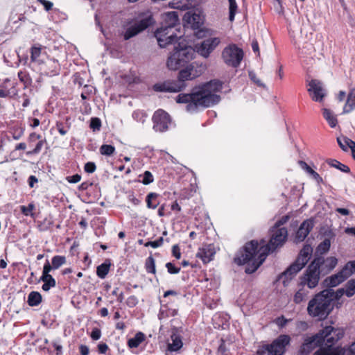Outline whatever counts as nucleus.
I'll list each match as a JSON object with an SVG mask.
<instances>
[{
    "instance_id": "f257e3e1",
    "label": "nucleus",
    "mask_w": 355,
    "mask_h": 355,
    "mask_svg": "<svg viewBox=\"0 0 355 355\" xmlns=\"http://www.w3.org/2000/svg\"><path fill=\"white\" fill-rule=\"evenodd\" d=\"M196 55L195 49L191 46L178 42L173 53L168 56L166 66L168 69L176 71L182 69L175 80H168L153 85V89L159 92H180L184 90L187 85L186 81L192 80L200 76L206 69V66L198 62L188 64Z\"/></svg>"
},
{
    "instance_id": "f03ea898",
    "label": "nucleus",
    "mask_w": 355,
    "mask_h": 355,
    "mask_svg": "<svg viewBox=\"0 0 355 355\" xmlns=\"http://www.w3.org/2000/svg\"><path fill=\"white\" fill-rule=\"evenodd\" d=\"M287 236L286 228L272 227L270 230V239L267 244H265L264 240H261L260 243L254 240L247 243L243 250L234 258V262L238 265H246L245 272L252 274L263 263L270 252L284 245Z\"/></svg>"
},
{
    "instance_id": "7ed1b4c3",
    "label": "nucleus",
    "mask_w": 355,
    "mask_h": 355,
    "mask_svg": "<svg viewBox=\"0 0 355 355\" xmlns=\"http://www.w3.org/2000/svg\"><path fill=\"white\" fill-rule=\"evenodd\" d=\"M223 83L213 80L198 87H195L191 93H180L175 98L177 103L187 104L189 112H196L200 107H208L218 103L220 97L215 93L222 89Z\"/></svg>"
},
{
    "instance_id": "20e7f679",
    "label": "nucleus",
    "mask_w": 355,
    "mask_h": 355,
    "mask_svg": "<svg viewBox=\"0 0 355 355\" xmlns=\"http://www.w3.org/2000/svg\"><path fill=\"white\" fill-rule=\"evenodd\" d=\"M343 336L341 329L327 326L318 334L313 336H304L303 342L298 350L300 355H308L316 347L324 344L326 347H332Z\"/></svg>"
},
{
    "instance_id": "39448f33",
    "label": "nucleus",
    "mask_w": 355,
    "mask_h": 355,
    "mask_svg": "<svg viewBox=\"0 0 355 355\" xmlns=\"http://www.w3.org/2000/svg\"><path fill=\"white\" fill-rule=\"evenodd\" d=\"M327 291H322L316 294L308 303L307 313L313 318L319 320L325 319L334 309V303L327 297Z\"/></svg>"
},
{
    "instance_id": "423d86ee",
    "label": "nucleus",
    "mask_w": 355,
    "mask_h": 355,
    "mask_svg": "<svg viewBox=\"0 0 355 355\" xmlns=\"http://www.w3.org/2000/svg\"><path fill=\"white\" fill-rule=\"evenodd\" d=\"M312 252L311 246L305 245L300 250L296 261L279 275L277 280L282 282L284 286H287L289 282L305 266L311 256Z\"/></svg>"
},
{
    "instance_id": "0eeeda50",
    "label": "nucleus",
    "mask_w": 355,
    "mask_h": 355,
    "mask_svg": "<svg viewBox=\"0 0 355 355\" xmlns=\"http://www.w3.org/2000/svg\"><path fill=\"white\" fill-rule=\"evenodd\" d=\"M320 259H314L309 266L306 272L300 278V283L308 287V288H314L318 284L320 275L322 271L318 268Z\"/></svg>"
},
{
    "instance_id": "6e6552de",
    "label": "nucleus",
    "mask_w": 355,
    "mask_h": 355,
    "mask_svg": "<svg viewBox=\"0 0 355 355\" xmlns=\"http://www.w3.org/2000/svg\"><path fill=\"white\" fill-rule=\"evenodd\" d=\"M155 36L157 38L158 44L161 48H164L168 44H174L178 40L182 42V36H178L175 30L170 29V27L161 26L155 32Z\"/></svg>"
},
{
    "instance_id": "1a4fd4ad",
    "label": "nucleus",
    "mask_w": 355,
    "mask_h": 355,
    "mask_svg": "<svg viewBox=\"0 0 355 355\" xmlns=\"http://www.w3.org/2000/svg\"><path fill=\"white\" fill-rule=\"evenodd\" d=\"M222 57L225 64L232 67L240 65L243 58V51L235 44L225 47L222 52Z\"/></svg>"
},
{
    "instance_id": "9d476101",
    "label": "nucleus",
    "mask_w": 355,
    "mask_h": 355,
    "mask_svg": "<svg viewBox=\"0 0 355 355\" xmlns=\"http://www.w3.org/2000/svg\"><path fill=\"white\" fill-rule=\"evenodd\" d=\"M153 24V19L151 15H148L144 18L136 22L131 26L128 27L123 34V37L128 40L132 37L137 35L138 33L145 30Z\"/></svg>"
},
{
    "instance_id": "9b49d317",
    "label": "nucleus",
    "mask_w": 355,
    "mask_h": 355,
    "mask_svg": "<svg viewBox=\"0 0 355 355\" xmlns=\"http://www.w3.org/2000/svg\"><path fill=\"white\" fill-rule=\"evenodd\" d=\"M153 129L156 132H163L168 130L171 123L169 114L162 110H158L153 116Z\"/></svg>"
},
{
    "instance_id": "f8f14e48",
    "label": "nucleus",
    "mask_w": 355,
    "mask_h": 355,
    "mask_svg": "<svg viewBox=\"0 0 355 355\" xmlns=\"http://www.w3.org/2000/svg\"><path fill=\"white\" fill-rule=\"evenodd\" d=\"M308 92L313 101L322 102L326 96V92L322 83L316 79L311 80L308 83Z\"/></svg>"
},
{
    "instance_id": "ddd939ff",
    "label": "nucleus",
    "mask_w": 355,
    "mask_h": 355,
    "mask_svg": "<svg viewBox=\"0 0 355 355\" xmlns=\"http://www.w3.org/2000/svg\"><path fill=\"white\" fill-rule=\"evenodd\" d=\"M220 42V41L218 37H211L205 40L198 47L197 51L204 58H207L219 44Z\"/></svg>"
},
{
    "instance_id": "4468645a",
    "label": "nucleus",
    "mask_w": 355,
    "mask_h": 355,
    "mask_svg": "<svg viewBox=\"0 0 355 355\" xmlns=\"http://www.w3.org/2000/svg\"><path fill=\"white\" fill-rule=\"evenodd\" d=\"M291 338L287 335H281L270 344V349L275 355H283L285 352L286 346L290 343Z\"/></svg>"
},
{
    "instance_id": "2eb2a0df",
    "label": "nucleus",
    "mask_w": 355,
    "mask_h": 355,
    "mask_svg": "<svg viewBox=\"0 0 355 355\" xmlns=\"http://www.w3.org/2000/svg\"><path fill=\"white\" fill-rule=\"evenodd\" d=\"M310 289L302 284L299 283L293 295V302L295 304L305 303L309 297Z\"/></svg>"
},
{
    "instance_id": "dca6fc26",
    "label": "nucleus",
    "mask_w": 355,
    "mask_h": 355,
    "mask_svg": "<svg viewBox=\"0 0 355 355\" xmlns=\"http://www.w3.org/2000/svg\"><path fill=\"white\" fill-rule=\"evenodd\" d=\"M215 254L216 251L213 245H203L199 248L196 257L200 259L204 263H207L213 259Z\"/></svg>"
},
{
    "instance_id": "f3484780",
    "label": "nucleus",
    "mask_w": 355,
    "mask_h": 355,
    "mask_svg": "<svg viewBox=\"0 0 355 355\" xmlns=\"http://www.w3.org/2000/svg\"><path fill=\"white\" fill-rule=\"evenodd\" d=\"M313 220L308 219L304 220L300 226L295 236V241L296 242H302L303 241L306 237L308 236L309 232L313 227Z\"/></svg>"
},
{
    "instance_id": "a211bd4d",
    "label": "nucleus",
    "mask_w": 355,
    "mask_h": 355,
    "mask_svg": "<svg viewBox=\"0 0 355 355\" xmlns=\"http://www.w3.org/2000/svg\"><path fill=\"white\" fill-rule=\"evenodd\" d=\"M183 345L182 336L177 329H173L171 334L170 341L168 343L167 349L169 352H178Z\"/></svg>"
},
{
    "instance_id": "6ab92c4d",
    "label": "nucleus",
    "mask_w": 355,
    "mask_h": 355,
    "mask_svg": "<svg viewBox=\"0 0 355 355\" xmlns=\"http://www.w3.org/2000/svg\"><path fill=\"white\" fill-rule=\"evenodd\" d=\"M314 259H320L318 263V268L322 272H329L333 270L338 263V259L334 257H329L327 259H324L322 257H316Z\"/></svg>"
},
{
    "instance_id": "aec40b11",
    "label": "nucleus",
    "mask_w": 355,
    "mask_h": 355,
    "mask_svg": "<svg viewBox=\"0 0 355 355\" xmlns=\"http://www.w3.org/2000/svg\"><path fill=\"white\" fill-rule=\"evenodd\" d=\"M44 47L41 45H35L31 47V60L33 62H36L39 64H42L46 58V53L44 51Z\"/></svg>"
},
{
    "instance_id": "412c9836",
    "label": "nucleus",
    "mask_w": 355,
    "mask_h": 355,
    "mask_svg": "<svg viewBox=\"0 0 355 355\" xmlns=\"http://www.w3.org/2000/svg\"><path fill=\"white\" fill-rule=\"evenodd\" d=\"M163 23L162 26L165 27H170V29L177 31L175 28L176 25L178 24L179 19L178 12L172 11L165 12L162 17Z\"/></svg>"
},
{
    "instance_id": "4be33fe9",
    "label": "nucleus",
    "mask_w": 355,
    "mask_h": 355,
    "mask_svg": "<svg viewBox=\"0 0 355 355\" xmlns=\"http://www.w3.org/2000/svg\"><path fill=\"white\" fill-rule=\"evenodd\" d=\"M60 64L55 59H48L44 66V73L49 76H55L60 74Z\"/></svg>"
},
{
    "instance_id": "5701e85b",
    "label": "nucleus",
    "mask_w": 355,
    "mask_h": 355,
    "mask_svg": "<svg viewBox=\"0 0 355 355\" xmlns=\"http://www.w3.org/2000/svg\"><path fill=\"white\" fill-rule=\"evenodd\" d=\"M184 20L191 26L193 29H198L202 24V19L199 14L187 12L184 16Z\"/></svg>"
},
{
    "instance_id": "b1692460",
    "label": "nucleus",
    "mask_w": 355,
    "mask_h": 355,
    "mask_svg": "<svg viewBox=\"0 0 355 355\" xmlns=\"http://www.w3.org/2000/svg\"><path fill=\"white\" fill-rule=\"evenodd\" d=\"M347 277H345V274L343 272V270H341L338 273L331 275L329 277H327L324 280V284L326 286L329 287H335L344 282Z\"/></svg>"
},
{
    "instance_id": "393cba45",
    "label": "nucleus",
    "mask_w": 355,
    "mask_h": 355,
    "mask_svg": "<svg viewBox=\"0 0 355 355\" xmlns=\"http://www.w3.org/2000/svg\"><path fill=\"white\" fill-rule=\"evenodd\" d=\"M14 84H10V80L6 78L3 83L0 84V97L5 98L10 94H15Z\"/></svg>"
},
{
    "instance_id": "a878e982",
    "label": "nucleus",
    "mask_w": 355,
    "mask_h": 355,
    "mask_svg": "<svg viewBox=\"0 0 355 355\" xmlns=\"http://www.w3.org/2000/svg\"><path fill=\"white\" fill-rule=\"evenodd\" d=\"M355 108V88H352L347 95L343 114L351 112Z\"/></svg>"
},
{
    "instance_id": "bb28decb",
    "label": "nucleus",
    "mask_w": 355,
    "mask_h": 355,
    "mask_svg": "<svg viewBox=\"0 0 355 355\" xmlns=\"http://www.w3.org/2000/svg\"><path fill=\"white\" fill-rule=\"evenodd\" d=\"M146 336L142 332H137L135 336L128 340V346L130 348H137L145 340Z\"/></svg>"
},
{
    "instance_id": "cd10ccee",
    "label": "nucleus",
    "mask_w": 355,
    "mask_h": 355,
    "mask_svg": "<svg viewBox=\"0 0 355 355\" xmlns=\"http://www.w3.org/2000/svg\"><path fill=\"white\" fill-rule=\"evenodd\" d=\"M322 115L331 128H335L338 123L336 115L329 109H322Z\"/></svg>"
},
{
    "instance_id": "c85d7f7f",
    "label": "nucleus",
    "mask_w": 355,
    "mask_h": 355,
    "mask_svg": "<svg viewBox=\"0 0 355 355\" xmlns=\"http://www.w3.org/2000/svg\"><path fill=\"white\" fill-rule=\"evenodd\" d=\"M110 266L111 263L108 260L99 265L96 268L97 276L101 279H104L110 271Z\"/></svg>"
},
{
    "instance_id": "c756f323",
    "label": "nucleus",
    "mask_w": 355,
    "mask_h": 355,
    "mask_svg": "<svg viewBox=\"0 0 355 355\" xmlns=\"http://www.w3.org/2000/svg\"><path fill=\"white\" fill-rule=\"evenodd\" d=\"M42 302V295L39 292L32 291L28 295L27 302L31 306L39 305Z\"/></svg>"
},
{
    "instance_id": "7c9ffc66",
    "label": "nucleus",
    "mask_w": 355,
    "mask_h": 355,
    "mask_svg": "<svg viewBox=\"0 0 355 355\" xmlns=\"http://www.w3.org/2000/svg\"><path fill=\"white\" fill-rule=\"evenodd\" d=\"M299 164L301 167L318 183L322 181V178L320 176V175L314 170H313L305 162L300 161Z\"/></svg>"
},
{
    "instance_id": "2f4dec72",
    "label": "nucleus",
    "mask_w": 355,
    "mask_h": 355,
    "mask_svg": "<svg viewBox=\"0 0 355 355\" xmlns=\"http://www.w3.org/2000/svg\"><path fill=\"white\" fill-rule=\"evenodd\" d=\"M159 195L156 193H149L146 198L147 207L155 209L157 207L159 202L157 200Z\"/></svg>"
},
{
    "instance_id": "473e14b6",
    "label": "nucleus",
    "mask_w": 355,
    "mask_h": 355,
    "mask_svg": "<svg viewBox=\"0 0 355 355\" xmlns=\"http://www.w3.org/2000/svg\"><path fill=\"white\" fill-rule=\"evenodd\" d=\"M40 281L43 282L44 284L42 288L44 291H49L51 288H53L56 285L55 279L51 276L41 277Z\"/></svg>"
},
{
    "instance_id": "72a5a7b5",
    "label": "nucleus",
    "mask_w": 355,
    "mask_h": 355,
    "mask_svg": "<svg viewBox=\"0 0 355 355\" xmlns=\"http://www.w3.org/2000/svg\"><path fill=\"white\" fill-rule=\"evenodd\" d=\"M327 162L331 167L338 168L343 172L349 173V171H350V169L347 166L340 163V162H338L336 159H329L327 161Z\"/></svg>"
},
{
    "instance_id": "f704fd0d",
    "label": "nucleus",
    "mask_w": 355,
    "mask_h": 355,
    "mask_svg": "<svg viewBox=\"0 0 355 355\" xmlns=\"http://www.w3.org/2000/svg\"><path fill=\"white\" fill-rule=\"evenodd\" d=\"M314 355H340V353L336 348L325 346L315 352Z\"/></svg>"
},
{
    "instance_id": "c9c22d12",
    "label": "nucleus",
    "mask_w": 355,
    "mask_h": 355,
    "mask_svg": "<svg viewBox=\"0 0 355 355\" xmlns=\"http://www.w3.org/2000/svg\"><path fill=\"white\" fill-rule=\"evenodd\" d=\"M329 291L327 297L331 299V302L334 303V300H339L344 294H345V288H339L336 292L331 289H325Z\"/></svg>"
},
{
    "instance_id": "e433bc0d",
    "label": "nucleus",
    "mask_w": 355,
    "mask_h": 355,
    "mask_svg": "<svg viewBox=\"0 0 355 355\" xmlns=\"http://www.w3.org/2000/svg\"><path fill=\"white\" fill-rule=\"evenodd\" d=\"M145 268L148 273L155 274V261L152 256L148 257L145 261Z\"/></svg>"
},
{
    "instance_id": "4c0bfd02",
    "label": "nucleus",
    "mask_w": 355,
    "mask_h": 355,
    "mask_svg": "<svg viewBox=\"0 0 355 355\" xmlns=\"http://www.w3.org/2000/svg\"><path fill=\"white\" fill-rule=\"evenodd\" d=\"M229 2V19L233 21L238 10V5L235 0H228Z\"/></svg>"
},
{
    "instance_id": "58836bf2",
    "label": "nucleus",
    "mask_w": 355,
    "mask_h": 355,
    "mask_svg": "<svg viewBox=\"0 0 355 355\" xmlns=\"http://www.w3.org/2000/svg\"><path fill=\"white\" fill-rule=\"evenodd\" d=\"M343 272L345 274L347 278L355 272V260L347 262L343 268Z\"/></svg>"
},
{
    "instance_id": "ea45409f",
    "label": "nucleus",
    "mask_w": 355,
    "mask_h": 355,
    "mask_svg": "<svg viewBox=\"0 0 355 355\" xmlns=\"http://www.w3.org/2000/svg\"><path fill=\"white\" fill-rule=\"evenodd\" d=\"M345 291V295L349 297L355 294V279H350L347 282Z\"/></svg>"
},
{
    "instance_id": "a19ab883",
    "label": "nucleus",
    "mask_w": 355,
    "mask_h": 355,
    "mask_svg": "<svg viewBox=\"0 0 355 355\" xmlns=\"http://www.w3.org/2000/svg\"><path fill=\"white\" fill-rule=\"evenodd\" d=\"M53 269H58L62 265L66 263V257L64 256L56 255L53 257L51 259Z\"/></svg>"
},
{
    "instance_id": "79ce46f5",
    "label": "nucleus",
    "mask_w": 355,
    "mask_h": 355,
    "mask_svg": "<svg viewBox=\"0 0 355 355\" xmlns=\"http://www.w3.org/2000/svg\"><path fill=\"white\" fill-rule=\"evenodd\" d=\"M99 150L103 155L111 156L114 153L115 148L112 145L103 144L101 146Z\"/></svg>"
},
{
    "instance_id": "37998d69",
    "label": "nucleus",
    "mask_w": 355,
    "mask_h": 355,
    "mask_svg": "<svg viewBox=\"0 0 355 355\" xmlns=\"http://www.w3.org/2000/svg\"><path fill=\"white\" fill-rule=\"evenodd\" d=\"M331 242L329 239H325L317 248V252L320 254H324L329 251Z\"/></svg>"
},
{
    "instance_id": "c03bdc74",
    "label": "nucleus",
    "mask_w": 355,
    "mask_h": 355,
    "mask_svg": "<svg viewBox=\"0 0 355 355\" xmlns=\"http://www.w3.org/2000/svg\"><path fill=\"white\" fill-rule=\"evenodd\" d=\"M35 209V205L33 203H30L27 207L26 206H21L20 210L21 213L26 216H31L34 217V213L33 211Z\"/></svg>"
},
{
    "instance_id": "a18cd8bd",
    "label": "nucleus",
    "mask_w": 355,
    "mask_h": 355,
    "mask_svg": "<svg viewBox=\"0 0 355 355\" xmlns=\"http://www.w3.org/2000/svg\"><path fill=\"white\" fill-rule=\"evenodd\" d=\"M139 177L142 178L140 181L145 185L149 184L154 181L153 174L148 171H145Z\"/></svg>"
},
{
    "instance_id": "49530a36",
    "label": "nucleus",
    "mask_w": 355,
    "mask_h": 355,
    "mask_svg": "<svg viewBox=\"0 0 355 355\" xmlns=\"http://www.w3.org/2000/svg\"><path fill=\"white\" fill-rule=\"evenodd\" d=\"M257 355H275L272 349H270V345L261 346L257 352Z\"/></svg>"
},
{
    "instance_id": "de8ad7c7",
    "label": "nucleus",
    "mask_w": 355,
    "mask_h": 355,
    "mask_svg": "<svg viewBox=\"0 0 355 355\" xmlns=\"http://www.w3.org/2000/svg\"><path fill=\"white\" fill-rule=\"evenodd\" d=\"M89 127L94 132L100 130L101 127V121L100 119L97 117L92 118Z\"/></svg>"
},
{
    "instance_id": "09e8293b",
    "label": "nucleus",
    "mask_w": 355,
    "mask_h": 355,
    "mask_svg": "<svg viewBox=\"0 0 355 355\" xmlns=\"http://www.w3.org/2000/svg\"><path fill=\"white\" fill-rule=\"evenodd\" d=\"M18 78L19 80L24 83V87H28L31 84V79L26 72L21 71H19Z\"/></svg>"
},
{
    "instance_id": "8fccbe9b",
    "label": "nucleus",
    "mask_w": 355,
    "mask_h": 355,
    "mask_svg": "<svg viewBox=\"0 0 355 355\" xmlns=\"http://www.w3.org/2000/svg\"><path fill=\"white\" fill-rule=\"evenodd\" d=\"M44 142H45V140H42V139H40V141L36 144L35 148L33 149L32 150L28 151L26 153V154L28 155L38 154L41 151V150H42V147L44 146Z\"/></svg>"
},
{
    "instance_id": "3c124183",
    "label": "nucleus",
    "mask_w": 355,
    "mask_h": 355,
    "mask_svg": "<svg viewBox=\"0 0 355 355\" xmlns=\"http://www.w3.org/2000/svg\"><path fill=\"white\" fill-rule=\"evenodd\" d=\"M349 139L347 137H338L337 141L340 147L344 150L347 151L348 148L350 147L351 144H349L347 140Z\"/></svg>"
},
{
    "instance_id": "603ef678",
    "label": "nucleus",
    "mask_w": 355,
    "mask_h": 355,
    "mask_svg": "<svg viewBox=\"0 0 355 355\" xmlns=\"http://www.w3.org/2000/svg\"><path fill=\"white\" fill-rule=\"evenodd\" d=\"M164 242V239L162 237H159L158 239L153 241H148L145 243L146 247L150 246L153 248H157L158 247H160L162 245Z\"/></svg>"
},
{
    "instance_id": "864d4df0",
    "label": "nucleus",
    "mask_w": 355,
    "mask_h": 355,
    "mask_svg": "<svg viewBox=\"0 0 355 355\" xmlns=\"http://www.w3.org/2000/svg\"><path fill=\"white\" fill-rule=\"evenodd\" d=\"M53 269V266L50 265L49 261H46V263H44V268H43V271H42V275L41 277H48V276H51L49 272L50 271Z\"/></svg>"
},
{
    "instance_id": "5fc2aeb1",
    "label": "nucleus",
    "mask_w": 355,
    "mask_h": 355,
    "mask_svg": "<svg viewBox=\"0 0 355 355\" xmlns=\"http://www.w3.org/2000/svg\"><path fill=\"white\" fill-rule=\"evenodd\" d=\"M168 272L170 274H178L180 271V268L175 267L172 263L168 262L166 264Z\"/></svg>"
},
{
    "instance_id": "6e6d98bb",
    "label": "nucleus",
    "mask_w": 355,
    "mask_h": 355,
    "mask_svg": "<svg viewBox=\"0 0 355 355\" xmlns=\"http://www.w3.org/2000/svg\"><path fill=\"white\" fill-rule=\"evenodd\" d=\"M132 117L137 121L144 122L145 121V114L139 110L135 111L132 114Z\"/></svg>"
},
{
    "instance_id": "4d7b16f0",
    "label": "nucleus",
    "mask_w": 355,
    "mask_h": 355,
    "mask_svg": "<svg viewBox=\"0 0 355 355\" xmlns=\"http://www.w3.org/2000/svg\"><path fill=\"white\" fill-rule=\"evenodd\" d=\"M84 169L85 172L92 173L96 171V166L95 163L89 162L85 164Z\"/></svg>"
},
{
    "instance_id": "13d9d810",
    "label": "nucleus",
    "mask_w": 355,
    "mask_h": 355,
    "mask_svg": "<svg viewBox=\"0 0 355 355\" xmlns=\"http://www.w3.org/2000/svg\"><path fill=\"white\" fill-rule=\"evenodd\" d=\"M138 303V300L135 295H131L128 297L126 304L130 307H134Z\"/></svg>"
},
{
    "instance_id": "bf43d9fd",
    "label": "nucleus",
    "mask_w": 355,
    "mask_h": 355,
    "mask_svg": "<svg viewBox=\"0 0 355 355\" xmlns=\"http://www.w3.org/2000/svg\"><path fill=\"white\" fill-rule=\"evenodd\" d=\"M288 322V320L286 319L284 316L279 317L275 320V324L280 328L286 326Z\"/></svg>"
},
{
    "instance_id": "052dcab7",
    "label": "nucleus",
    "mask_w": 355,
    "mask_h": 355,
    "mask_svg": "<svg viewBox=\"0 0 355 355\" xmlns=\"http://www.w3.org/2000/svg\"><path fill=\"white\" fill-rule=\"evenodd\" d=\"M101 336V330L98 328L93 329V330L91 333V338L94 340H97L100 339Z\"/></svg>"
},
{
    "instance_id": "680f3d73",
    "label": "nucleus",
    "mask_w": 355,
    "mask_h": 355,
    "mask_svg": "<svg viewBox=\"0 0 355 355\" xmlns=\"http://www.w3.org/2000/svg\"><path fill=\"white\" fill-rule=\"evenodd\" d=\"M44 8L46 11H49L53 8V3L47 0H37Z\"/></svg>"
},
{
    "instance_id": "e2e57ef3",
    "label": "nucleus",
    "mask_w": 355,
    "mask_h": 355,
    "mask_svg": "<svg viewBox=\"0 0 355 355\" xmlns=\"http://www.w3.org/2000/svg\"><path fill=\"white\" fill-rule=\"evenodd\" d=\"M66 179L69 183H77L80 181L81 176L79 174H75L73 175L67 177Z\"/></svg>"
},
{
    "instance_id": "0e129e2a",
    "label": "nucleus",
    "mask_w": 355,
    "mask_h": 355,
    "mask_svg": "<svg viewBox=\"0 0 355 355\" xmlns=\"http://www.w3.org/2000/svg\"><path fill=\"white\" fill-rule=\"evenodd\" d=\"M288 216H284L275 223L273 227H277V228H282L281 226L285 224L288 220Z\"/></svg>"
},
{
    "instance_id": "69168bd1",
    "label": "nucleus",
    "mask_w": 355,
    "mask_h": 355,
    "mask_svg": "<svg viewBox=\"0 0 355 355\" xmlns=\"http://www.w3.org/2000/svg\"><path fill=\"white\" fill-rule=\"evenodd\" d=\"M218 355H227L226 347H225V342L223 340H221V343L218 348Z\"/></svg>"
},
{
    "instance_id": "338daca9",
    "label": "nucleus",
    "mask_w": 355,
    "mask_h": 355,
    "mask_svg": "<svg viewBox=\"0 0 355 355\" xmlns=\"http://www.w3.org/2000/svg\"><path fill=\"white\" fill-rule=\"evenodd\" d=\"M172 254L177 259H180L181 257L180 249L178 245H174L172 248Z\"/></svg>"
},
{
    "instance_id": "774afa93",
    "label": "nucleus",
    "mask_w": 355,
    "mask_h": 355,
    "mask_svg": "<svg viewBox=\"0 0 355 355\" xmlns=\"http://www.w3.org/2000/svg\"><path fill=\"white\" fill-rule=\"evenodd\" d=\"M249 77L254 83L259 86H263L259 79L257 78L256 74L253 71H249Z\"/></svg>"
}]
</instances>
